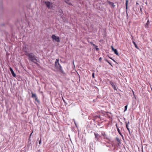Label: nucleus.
I'll list each match as a JSON object with an SVG mask.
<instances>
[{"mask_svg": "<svg viewBox=\"0 0 152 152\" xmlns=\"http://www.w3.org/2000/svg\"><path fill=\"white\" fill-rule=\"evenodd\" d=\"M55 66L62 73H64V72L62 69L61 66L59 63V59H56L55 62Z\"/></svg>", "mask_w": 152, "mask_h": 152, "instance_id": "f257e3e1", "label": "nucleus"}, {"mask_svg": "<svg viewBox=\"0 0 152 152\" xmlns=\"http://www.w3.org/2000/svg\"><path fill=\"white\" fill-rule=\"evenodd\" d=\"M29 55V56H28V60L30 61L33 62L35 64H37V63L35 61H37V59L36 57L34 54L33 53H30V54Z\"/></svg>", "mask_w": 152, "mask_h": 152, "instance_id": "f03ea898", "label": "nucleus"}, {"mask_svg": "<svg viewBox=\"0 0 152 152\" xmlns=\"http://www.w3.org/2000/svg\"><path fill=\"white\" fill-rule=\"evenodd\" d=\"M52 39L58 42H60V38L56 36L55 35H52L51 37Z\"/></svg>", "mask_w": 152, "mask_h": 152, "instance_id": "7ed1b4c3", "label": "nucleus"}, {"mask_svg": "<svg viewBox=\"0 0 152 152\" xmlns=\"http://www.w3.org/2000/svg\"><path fill=\"white\" fill-rule=\"evenodd\" d=\"M45 4L46 5V6L48 7V8L49 9H50V5L51 3L49 1H45Z\"/></svg>", "mask_w": 152, "mask_h": 152, "instance_id": "20e7f679", "label": "nucleus"}, {"mask_svg": "<svg viewBox=\"0 0 152 152\" xmlns=\"http://www.w3.org/2000/svg\"><path fill=\"white\" fill-rule=\"evenodd\" d=\"M111 48L112 50L114 52L115 54L117 56H119V54L118 52V51H117V49H115L114 48L113 46H111Z\"/></svg>", "mask_w": 152, "mask_h": 152, "instance_id": "39448f33", "label": "nucleus"}, {"mask_svg": "<svg viewBox=\"0 0 152 152\" xmlns=\"http://www.w3.org/2000/svg\"><path fill=\"white\" fill-rule=\"evenodd\" d=\"M126 17L128 19V18H129V16H128V14L127 12V9L128 4V0H126Z\"/></svg>", "mask_w": 152, "mask_h": 152, "instance_id": "423d86ee", "label": "nucleus"}, {"mask_svg": "<svg viewBox=\"0 0 152 152\" xmlns=\"http://www.w3.org/2000/svg\"><path fill=\"white\" fill-rule=\"evenodd\" d=\"M10 70L13 77H15L16 76V74L15 73L11 67L10 68Z\"/></svg>", "mask_w": 152, "mask_h": 152, "instance_id": "0eeeda50", "label": "nucleus"}, {"mask_svg": "<svg viewBox=\"0 0 152 152\" xmlns=\"http://www.w3.org/2000/svg\"><path fill=\"white\" fill-rule=\"evenodd\" d=\"M109 83H110V85L112 86V87H113V88L115 90H116L117 88H116V86H115L113 82L112 81H110Z\"/></svg>", "mask_w": 152, "mask_h": 152, "instance_id": "6e6552de", "label": "nucleus"}, {"mask_svg": "<svg viewBox=\"0 0 152 152\" xmlns=\"http://www.w3.org/2000/svg\"><path fill=\"white\" fill-rule=\"evenodd\" d=\"M94 134L96 140H98L100 137V136L97 133H96L95 132H94Z\"/></svg>", "mask_w": 152, "mask_h": 152, "instance_id": "1a4fd4ad", "label": "nucleus"}, {"mask_svg": "<svg viewBox=\"0 0 152 152\" xmlns=\"http://www.w3.org/2000/svg\"><path fill=\"white\" fill-rule=\"evenodd\" d=\"M125 123H126V128H127V129L129 131V133H130V131L129 129L128 128V125L129 123V121L128 122H127V121L125 122Z\"/></svg>", "mask_w": 152, "mask_h": 152, "instance_id": "9d476101", "label": "nucleus"}, {"mask_svg": "<svg viewBox=\"0 0 152 152\" xmlns=\"http://www.w3.org/2000/svg\"><path fill=\"white\" fill-rule=\"evenodd\" d=\"M150 24V21L149 20H148L146 23V24L145 25V28H147L148 27V26Z\"/></svg>", "mask_w": 152, "mask_h": 152, "instance_id": "9b49d317", "label": "nucleus"}, {"mask_svg": "<svg viewBox=\"0 0 152 152\" xmlns=\"http://www.w3.org/2000/svg\"><path fill=\"white\" fill-rule=\"evenodd\" d=\"M117 131H118V133H119V134L123 137V136L122 135V134L121 133V132L120 130L118 128V127H117Z\"/></svg>", "mask_w": 152, "mask_h": 152, "instance_id": "f8f14e48", "label": "nucleus"}, {"mask_svg": "<svg viewBox=\"0 0 152 152\" xmlns=\"http://www.w3.org/2000/svg\"><path fill=\"white\" fill-rule=\"evenodd\" d=\"M132 42L133 43L134 45L135 46V47L137 49H139V48H138V47H137V44H136V43H135V42L134 41H132Z\"/></svg>", "mask_w": 152, "mask_h": 152, "instance_id": "ddd939ff", "label": "nucleus"}, {"mask_svg": "<svg viewBox=\"0 0 152 152\" xmlns=\"http://www.w3.org/2000/svg\"><path fill=\"white\" fill-rule=\"evenodd\" d=\"M31 93L32 94V98L34 97V98H36V97H37L36 95V94H34L33 93L32 91L31 92Z\"/></svg>", "mask_w": 152, "mask_h": 152, "instance_id": "4468645a", "label": "nucleus"}, {"mask_svg": "<svg viewBox=\"0 0 152 152\" xmlns=\"http://www.w3.org/2000/svg\"><path fill=\"white\" fill-rule=\"evenodd\" d=\"M108 3L110 4L111 5L114 7L115 6V5H114V3L113 2H112L110 1H109Z\"/></svg>", "mask_w": 152, "mask_h": 152, "instance_id": "2eb2a0df", "label": "nucleus"}, {"mask_svg": "<svg viewBox=\"0 0 152 152\" xmlns=\"http://www.w3.org/2000/svg\"><path fill=\"white\" fill-rule=\"evenodd\" d=\"M65 2L68 4L69 5H71V4L69 2V0H65Z\"/></svg>", "mask_w": 152, "mask_h": 152, "instance_id": "dca6fc26", "label": "nucleus"}, {"mask_svg": "<svg viewBox=\"0 0 152 152\" xmlns=\"http://www.w3.org/2000/svg\"><path fill=\"white\" fill-rule=\"evenodd\" d=\"M102 134L104 136V138H106L107 139H108L105 136L106 135V134L104 132L102 133Z\"/></svg>", "mask_w": 152, "mask_h": 152, "instance_id": "f3484780", "label": "nucleus"}, {"mask_svg": "<svg viewBox=\"0 0 152 152\" xmlns=\"http://www.w3.org/2000/svg\"><path fill=\"white\" fill-rule=\"evenodd\" d=\"M25 55L28 57L29 56V54H30V53H28L27 51H25Z\"/></svg>", "mask_w": 152, "mask_h": 152, "instance_id": "a211bd4d", "label": "nucleus"}, {"mask_svg": "<svg viewBox=\"0 0 152 152\" xmlns=\"http://www.w3.org/2000/svg\"><path fill=\"white\" fill-rule=\"evenodd\" d=\"M105 61H106L107 62L110 64V65L111 66H112V65L110 63V62H109V61L107 59H105Z\"/></svg>", "mask_w": 152, "mask_h": 152, "instance_id": "6ab92c4d", "label": "nucleus"}, {"mask_svg": "<svg viewBox=\"0 0 152 152\" xmlns=\"http://www.w3.org/2000/svg\"><path fill=\"white\" fill-rule=\"evenodd\" d=\"M35 100L38 102H39V100L37 98V97H36V98H35Z\"/></svg>", "mask_w": 152, "mask_h": 152, "instance_id": "aec40b11", "label": "nucleus"}, {"mask_svg": "<svg viewBox=\"0 0 152 152\" xmlns=\"http://www.w3.org/2000/svg\"><path fill=\"white\" fill-rule=\"evenodd\" d=\"M127 108V105H126L125 106V109L124 110V111H126V110Z\"/></svg>", "mask_w": 152, "mask_h": 152, "instance_id": "412c9836", "label": "nucleus"}, {"mask_svg": "<svg viewBox=\"0 0 152 152\" xmlns=\"http://www.w3.org/2000/svg\"><path fill=\"white\" fill-rule=\"evenodd\" d=\"M116 140L118 142L120 143V141L118 138H116Z\"/></svg>", "mask_w": 152, "mask_h": 152, "instance_id": "4be33fe9", "label": "nucleus"}, {"mask_svg": "<svg viewBox=\"0 0 152 152\" xmlns=\"http://www.w3.org/2000/svg\"><path fill=\"white\" fill-rule=\"evenodd\" d=\"M91 44L94 46L95 47H97V46L96 45L94 44H93L92 42H91Z\"/></svg>", "mask_w": 152, "mask_h": 152, "instance_id": "5701e85b", "label": "nucleus"}, {"mask_svg": "<svg viewBox=\"0 0 152 152\" xmlns=\"http://www.w3.org/2000/svg\"><path fill=\"white\" fill-rule=\"evenodd\" d=\"M92 77L93 78H94V73H93L92 74Z\"/></svg>", "mask_w": 152, "mask_h": 152, "instance_id": "b1692460", "label": "nucleus"}, {"mask_svg": "<svg viewBox=\"0 0 152 152\" xmlns=\"http://www.w3.org/2000/svg\"><path fill=\"white\" fill-rule=\"evenodd\" d=\"M95 48L96 50V51H98V50H99V48H97V47H95Z\"/></svg>", "mask_w": 152, "mask_h": 152, "instance_id": "393cba45", "label": "nucleus"}, {"mask_svg": "<svg viewBox=\"0 0 152 152\" xmlns=\"http://www.w3.org/2000/svg\"><path fill=\"white\" fill-rule=\"evenodd\" d=\"M41 140H40L39 141V144H41Z\"/></svg>", "mask_w": 152, "mask_h": 152, "instance_id": "a878e982", "label": "nucleus"}, {"mask_svg": "<svg viewBox=\"0 0 152 152\" xmlns=\"http://www.w3.org/2000/svg\"><path fill=\"white\" fill-rule=\"evenodd\" d=\"M101 59H102V58L101 57H100V58H99V61H101Z\"/></svg>", "mask_w": 152, "mask_h": 152, "instance_id": "bb28decb", "label": "nucleus"}, {"mask_svg": "<svg viewBox=\"0 0 152 152\" xmlns=\"http://www.w3.org/2000/svg\"><path fill=\"white\" fill-rule=\"evenodd\" d=\"M140 11H141V12H142V8L141 7L140 8Z\"/></svg>", "mask_w": 152, "mask_h": 152, "instance_id": "cd10ccee", "label": "nucleus"}, {"mask_svg": "<svg viewBox=\"0 0 152 152\" xmlns=\"http://www.w3.org/2000/svg\"><path fill=\"white\" fill-rule=\"evenodd\" d=\"M112 60L115 62H116V61L115 60H114L113 59H112Z\"/></svg>", "mask_w": 152, "mask_h": 152, "instance_id": "c85d7f7f", "label": "nucleus"}, {"mask_svg": "<svg viewBox=\"0 0 152 152\" xmlns=\"http://www.w3.org/2000/svg\"><path fill=\"white\" fill-rule=\"evenodd\" d=\"M116 128H117V127H118L117 126V124H116Z\"/></svg>", "mask_w": 152, "mask_h": 152, "instance_id": "c756f323", "label": "nucleus"}, {"mask_svg": "<svg viewBox=\"0 0 152 152\" xmlns=\"http://www.w3.org/2000/svg\"><path fill=\"white\" fill-rule=\"evenodd\" d=\"M63 100L64 102H65V100H64L63 98Z\"/></svg>", "mask_w": 152, "mask_h": 152, "instance_id": "7c9ffc66", "label": "nucleus"}, {"mask_svg": "<svg viewBox=\"0 0 152 152\" xmlns=\"http://www.w3.org/2000/svg\"><path fill=\"white\" fill-rule=\"evenodd\" d=\"M32 134V133H31V134L30 135V136H31V135Z\"/></svg>", "mask_w": 152, "mask_h": 152, "instance_id": "2f4dec72", "label": "nucleus"}, {"mask_svg": "<svg viewBox=\"0 0 152 152\" xmlns=\"http://www.w3.org/2000/svg\"><path fill=\"white\" fill-rule=\"evenodd\" d=\"M109 58H110L111 59H113L112 58H110V57H109Z\"/></svg>", "mask_w": 152, "mask_h": 152, "instance_id": "473e14b6", "label": "nucleus"}, {"mask_svg": "<svg viewBox=\"0 0 152 152\" xmlns=\"http://www.w3.org/2000/svg\"><path fill=\"white\" fill-rule=\"evenodd\" d=\"M124 120H125V118H124Z\"/></svg>", "mask_w": 152, "mask_h": 152, "instance_id": "72a5a7b5", "label": "nucleus"}, {"mask_svg": "<svg viewBox=\"0 0 152 152\" xmlns=\"http://www.w3.org/2000/svg\"><path fill=\"white\" fill-rule=\"evenodd\" d=\"M145 3H146V4H147V2H146Z\"/></svg>", "mask_w": 152, "mask_h": 152, "instance_id": "f704fd0d", "label": "nucleus"}]
</instances>
